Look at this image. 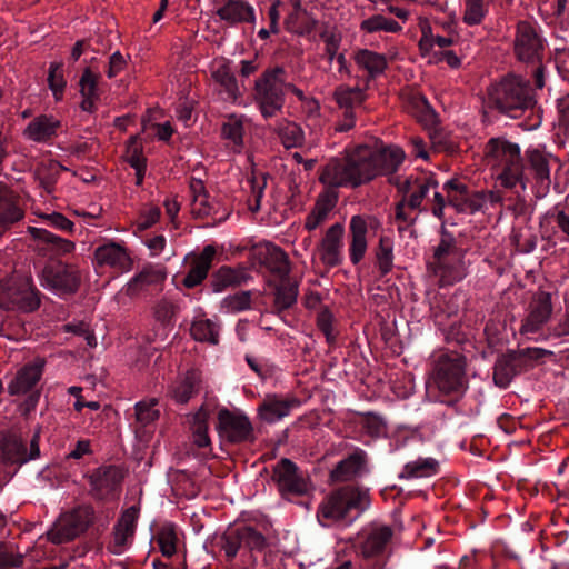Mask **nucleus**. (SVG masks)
I'll return each mask as SVG.
<instances>
[{
  "mask_svg": "<svg viewBox=\"0 0 569 569\" xmlns=\"http://www.w3.org/2000/svg\"><path fill=\"white\" fill-rule=\"evenodd\" d=\"M405 159L397 147L371 150L361 147L343 158H331L322 164L319 181L326 189L319 193L315 207L306 218L305 227L312 231L321 226L338 202L339 188H358L378 176H392Z\"/></svg>",
  "mask_w": 569,
  "mask_h": 569,
  "instance_id": "nucleus-1",
  "label": "nucleus"
},
{
  "mask_svg": "<svg viewBox=\"0 0 569 569\" xmlns=\"http://www.w3.org/2000/svg\"><path fill=\"white\" fill-rule=\"evenodd\" d=\"M536 99L529 81L509 76L488 90V107L517 119L528 113L523 123L526 130L537 129L541 117L536 110Z\"/></svg>",
  "mask_w": 569,
  "mask_h": 569,
  "instance_id": "nucleus-2",
  "label": "nucleus"
},
{
  "mask_svg": "<svg viewBox=\"0 0 569 569\" xmlns=\"http://www.w3.org/2000/svg\"><path fill=\"white\" fill-rule=\"evenodd\" d=\"M287 70L282 66L267 68L254 81L253 100L263 119L268 120L282 112L286 91H291L300 101L305 93L287 81Z\"/></svg>",
  "mask_w": 569,
  "mask_h": 569,
  "instance_id": "nucleus-3",
  "label": "nucleus"
},
{
  "mask_svg": "<svg viewBox=\"0 0 569 569\" xmlns=\"http://www.w3.org/2000/svg\"><path fill=\"white\" fill-rule=\"evenodd\" d=\"M370 506L367 490L343 487L328 495L319 505L317 518L325 526L352 522Z\"/></svg>",
  "mask_w": 569,
  "mask_h": 569,
  "instance_id": "nucleus-4",
  "label": "nucleus"
},
{
  "mask_svg": "<svg viewBox=\"0 0 569 569\" xmlns=\"http://www.w3.org/2000/svg\"><path fill=\"white\" fill-rule=\"evenodd\" d=\"M261 262L276 276L281 278L276 289L273 313L280 318L289 316V311L298 298V284L289 279L290 262L288 254L278 246L268 243Z\"/></svg>",
  "mask_w": 569,
  "mask_h": 569,
  "instance_id": "nucleus-5",
  "label": "nucleus"
},
{
  "mask_svg": "<svg viewBox=\"0 0 569 569\" xmlns=\"http://www.w3.org/2000/svg\"><path fill=\"white\" fill-rule=\"evenodd\" d=\"M485 156L490 164L501 170L500 179L506 188H515L522 182L525 163L519 144L502 137L488 140L485 146Z\"/></svg>",
  "mask_w": 569,
  "mask_h": 569,
  "instance_id": "nucleus-6",
  "label": "nucleus"
},
{
  "mask_svg": "<svg viewBox=\"0 0 569 569\" xmlns=\"http://www.w3.org/2000/svg\"><path fill=\"white\" fill-rule=\"evenodd\" d=\"M466 358L456 351H445L437 356L431 383L443 396L461 397L468 388Z\"/></svg>",
  "mask_w": 569,
  "mask_h": 569,
  "instance_id": "nucleus-7",
  "label": "nucleus"
},
{
  "mask_svg": "<svg viewBox=\"0 0 569 569\" xmlns=\"http://www.w3.org/2000/svg\"><path fill=\"white\" fill-rule=\"evenodd\" d=\"M392 536L391 527L385 525H371L362 529L355 543V552L360 565L366 569H385Z\"/></svg>",
  "mask_w": 569,
  "mask_h": 569,
  "instance_id": "nucleus-8",
  "label": "nucleus"
},
{
  "mask_svg": "<svg viewBox=\"0 0 569 569\" xmlns=\"http://www.w3.org/2000/svg\"><path fill=\"white\" fill-rule=\"evenodd\" d=\"M442 190L447 193L448 204L459 213L475 214L485 212L488 206L495 207L502 201L495 191L472 190L457 178L448 180Z\"/></svg>",
  "mask_w": 569,
  "mask_h": 569,
  "instance_id": "nucleus-9",
  "label": "nucleus"
},
{
  "mask_svg": "<svg viewBox=\"0 0 569 569\" xmlns=\"http://www.w3.org/2000/svg\"><path fill=\"white\" fill-rule=\"evenodd\" d=\"M39 306L40 292L29 277L13 276L0 282L1 309L31 312Z\"/></svg>",
  "mask_w": 569,
  "mask_h": 569,
  "instance_id": "nucleus-10",
  "label": "nucleus"
},
{
  "mask_svg": "<svg viewBox=\"0 0 569 569\" xmlns=\"http://www.w3.org/2000/svg\"><path fill=\"white\" fill-rule=\"evenodd\" d=\"M266 547V535L258 525H238L221 538V551L228 561L233 560L239 553L262 552Z\"/></svg>",
  "mask_w": 569,
  "mask_h": 569,
  "instance_id": "nucleus-11",
  "label": "nucleus"
},
{
  "mask_svg": "<svg viewBox=\"0 0 569 569\" xmlns=\"http://www.w3.org/2000/svg\"><path fill=\"white\" fill-rule=\"evenodd\" d=\"M40 282L43 288L66 298L78 291L81 279L76 266L61 259H50L41 269Z\"/></svg>",
  "mask_w": 569,
  "mask_h": 569,
  "instance_id": "nucleus-12",
  "label": "nucleus"
},
{
  "mask_svg": "<svg viewBox=\"0 0 569 569\" xmlns=\"http://www.w3.org/2000/svg\"><path fill=\"white\" fill-rule=\"evenodd\" d=\"M389 182L397 188V191L402 196L401 199L409 203V209L420 212L427 211V208L422 207V202L429 191L438 187V181L430 173L410 174L403 179L390 177Z\"/></svg>",
  "mask_w": 569,
  "mask_h": 569,
  "instance_id": "nucleus-13",
  "label": "nucleus"
},
{
  "mask_svg": "<svg viewBox=\"0 0 569 569\" xmlns=\"http://www.w3.org/2000/svg\"><path fill=\"white\" fill-rule=\"evenodd\" d=\"M93 518L94 510L91 506H78L58 518L53 530L50 532V539L54 543L73 540L88 529Z\"/></svg>",
  "mask_w": 569,
  "mask_h": 569,
  "instance_id": "nucleus-14",
  "label": "nucleus"
},
{
  "mask_svg": "<svg viewBox=\"0 0 569 569\" xmlns=\"http://www.w3.org/2000/svg\"><path fill=\"white\" fill-rule=\"evenodd\" d=\"M546 40L537 29L527 21H519L516 29L513 51L517 59L527 64L542 62Z\"/></svg>",
  "mask_w": 569,
  "mask_h": 569,
  "instance_id": "nucleus-15",
  "label": "nucleus"
},
{
  "mask_svg": "<svg viewBox=\"0 0 569 569\" xmlns=\"http://www.w3.org/2000/svg\"><path fill=\"white\" fill-rule=\"evenodd\" d=\"M366 88L340 84L335 89L333 98L341 110L340 119L336 123L337 131L347 132L355 127L356 109L361 107L367 98Z\"/></svg>",
  "mask_w": 569,
  "mask_h": 569,
  "instance_id": "nucleus-16",
  "label": "nucleus"
},
{
  "mask_svg": "<svg viewBox=\"0 0 569 569\" xmlns=\"http://www.w3.org/2000/svg\"><path fill=\"white\" fill-rule=\"evenodd\" d=\"M276 480L281 495L303 496L311 489L308 475L300 471L291 460L281 459L273 469Z\"/></svg>",
  "mask_w": 569,
  "mask_h": 569,
  "instance_id": "nucleus-17",
  "label": "nucleus"
},
{
  "mask_svg": "<svg viewBox=\"0 0 569 569\" xmlns=\"http://www.w3.org/2000/svg\"><path fill=\"white\" fill-rule=\"evenodd\" d=\"M451 258H460L459 249L457 248V242L453 234L442 227L441 239L439 244L435 248L433 262L431 266H435V274L440 276L441 279L445 278V280L448 282H452L460 278L457 269L451 267L456 266L452 263Z\"/></svg>",
  "mask_w": 569,
  "mask_h": 569,
  "instance_id": "nucleus-18",
  "label": "nucleus"
},
{
  "mask_svg": "<svg viewBox=\"0 0 569 569\" xmlns=\"http://www.w3.org/2000/svg\"><path fill=\"white\" fill-rule=\"evenodd\" d=\"M123 478L121 468L113 465L94 469L88 478L91 496L98 500H106L119 491Z\"/></svg>",
  "mask_w": 569,
  "mask_h": 569,
  "instance_id": "nucleus-19",
  "label": "nucleus"
},
{
  "mask_svg": "<svg viewBox=\"0 0 569 569\" xmlns=\"http://www.w3.org/2000/svg\"><path fill=\"white\" fill-rule=\"evenodd\" d=\"M39 433H34L28 449L26 442L16 435H7L0 439V451L2 459L9 463H26L40 455Z\"/></svg>",
  "mask_w": 569,
  "mask_h": 569,
  "instance_id": "nucleus-20",
  "label": "nucleus"
},
{
  "mask_svg": "<svg viewBox=\"0 0 569 569\" xmlns=\"http://www.w3.org/2000/svg\"><path fill=\"white\" fill-rule=\"evenodd\" d=\"M29 232L38 241V252L50 259H61L62 256L71 253L76 246L72 241L57 236L43 228L29 227Z\"/></svg>",
  "mask_w": 569,
  "mask_h": 569,
  "instance_id": "nucleus-21",
  "label": "nucleus"
},
{
  "mask_svg": "<svg viewBox=\"0 0 569 569\" xmlns=\"http://www.w3.org/2000/svg\"><path fill=\"white\" fill-rule=\"evenodd\" d=\"M249 279L250 276L242 266L237 268L221 266L210 274L203 291L207 293H221L228 289H234L247 283Z\"/></svg>",
  "mask_w": 569,
  "mask_h": 569,
  "instance_id": "nucleus-22",
  "label": "nucleus"
},
{
  "mask_svg": "<svg viewBox=\"0 0 569 569\" xmlns=\"http://www.w3.org/2000/svg\"><path fill=\"white\" fill-rule=\"evenodd\" d=\"M216 248L211 244L206 246L198 254L190 257V266L181 283L187 289H193L203 283L210 277L209 271L216 257Z\"/></svg>",
  "mask_w": 569,
  "mask_h": 569,
  "instance_id": "nucleus-23",
  "label": "nucleus"
},
{
  "mask_svg": "<svg viewBox=\"0 0 569 569\" xmlns=\"http://www.w3.org/2000/svg\"><path fill=\"white\" fill-rule=\"evenodd\" d=\"M44 366L43 358H36L33 361L26 363L8 383V392L11 396H20L34 391L33 388L40 381Z\"/></svg>",
  "mask_w": 569,
  "mask_h": 569,
  "instance_id": "nucleus-24",
  "label": "nucleus"
},
{
  "mask_svg": "<svg viewBox=\"0 0 569 569\" xmlns=\"http://www.w3.org/2000/svg\"><path fill=\"white\" fill-rule=\"evenodd\" d=\"M218 428L219 431L231 442L244 441L252 432V426L248 417L232 412L228 409H221L219 411Z\"/></svg>",
  "mask_w": 569,
  "mask_h": 569,
  "instance_id": "nucleus-25",
  "label": "nucleus"
},
{
  "mask_svg": "<svg viewBox=\"0 0 569 569\" xmlns=\"http://www.w3.org/2000/svg\"><path fill=\"white\" fill-rule=\"evenodd\" d=\"M24 218L20 197L0 182V237Z\"/></svg>",
  "mask_w": 569,
  "mask_h": 569,
  "instance_id": "nucleus-26",
  "label": "nucleus"
},
{
  "mask_svg": "<svg viewBox=\"0 0 569 569\" xmlns=\"http://www.w3.org/2000/svg\"><path fill=\"white\" fill-rule=\"evenodd\" d=\"M220 20L233 27L240 23H256V10L244 0H226L222 6L216 10Z\"/></svg>",
  "mask_w": 569,
  "mask_h": 569,
  "instance_id": "nucleus-27",
  "label": "nucleus"
},
{
  "mask_svg": "<svg viewBox=\"0 0 569 569\" xmlns=\"http://www.w3.org/2000/svg\"><path fill=\"white\" fill-rule=\"evenodd\" d=\"M366 463V451L356 448L348 457L336 465L331 470L330 477L335 481H349L363 472Z\"/></svg>",
  "mask_w": 569,
  "mask_h": 569,
  "instance_id": "nucleus-28",
  "label": "nucleus"
},
{
  "mask_svg": "<svg viewBox=\"0 0 569 569\" xmlns=\"http://www.w3.org/2000/svg\"><path fill=\"white\" fill-rule=\"evenodd\" d=\"M343 232V226L335 223L327 230L321 241V260L330 267H336L341 262L340 250Z\"/></svg>",
  "mask_w": 569,
  "mask_h": 569,
  "instance_id": "nucleus-29",
  "label": "nucleus"
},
{
  "mask_svg": "<svg viewBox=\"0 0 569 569\" xmlns=\"http://www.w3.org/2000/svg\"><path fill=\"white\" fill-rule=\"evenodd\" d=\"M94 259L99 266H109L119 271L128 270L131 263L126 249L114 242L99 246L94 251Z\"/></svg>",
  "mask_w": 569,
  "mask_h": 569,
  "instance_id": "nucleus-30",
  "label": "nucleus"
},
{
  "mask_svg": "<svg viewBox=\"0 0 569 569\" xmlns=\"http://www.w3.org/2000/svg\"><path fill=\"white\" fill-rule=\"evenodd\" d=\"M299 405L300 401L296 398L282 399L277 396L267 397L259 407V416L263 421L274 423L287 417L291 409Z\"/></svg>",
  "mask_w": 569,
  "mask_h": 569,
  "instance_id": "nucleus-31",
  "label": "nucleus"
},
{
  "mask_svg": "<svg viewBox=\"0 0 569 569\" xmlns=\"http://www.w3.org/2000/svg\"><path fill=\"white\" fill-rule=\"evenodd\" d=\"M552 322H522L520 333L529 340L540 341L551 338H561L569 335V322H557L551 330Z\"/></svg>",
  "mask_w": 569,
  "mask_h": 569,
  "instance_id": "nucleus-32",
  "label": "nucleus"
},
{
  "mask_svg": "<svg viewBox=\"0 0 569 569\" xmlns=\"http://www.w3.org/2000/svg\"><path fill=\"white\" fill-rule=\"evenodd\" d=\"M60 126L53 117L39 116L28 123L24 136L34 142H46L57 136Z\"/></svg>",
  "mask_w": 569,
  "mask_h": 569,
  "instance_id": "nucleus-33",
  "label": "nucleus"
},
{
  "mask_svg": "<svg viewBox=\"0 0 569 569\" xmlns=\"http://www.w3.org/2000/svg\"><path fill=\"white\" fill-rule=\"evenodd\" d=\"M350 232L352 236L349 252L353 264L359 263L367 250V222L360 216H353L350 220Z\"/></svg>",
  "mask_w": 569,
  "mask_h": 569,
  "instance_id": "nucleus-34",
  "label": "nucleus"
},
{
  "mask_svg": "<svg viewBox=\"0 0 569 569\" xmlns=\"http://www.w3.org/2000/svg\"><path fill=\"white\" fill-rule=\"evenodd\" d=\"M167 278L166 268L158 264H148L138 272L128 284V292L136 295L139 290L162 283Z\"/></svg>",
  "mask_w": 569,
  "mask_h": 569,
  "instance_id": "nucleus-35",
  "label": "nucleus"
},
{
  "mask_svg": "<svg viewBox=\"0 0 569 569\" xmlns=\"http://www.w3.org/2000/svg\"><path fill=\"white\" fill-rule=\"evenodd\" d=\"M526 159L537 183H539L541 188L548 189L551 182L549 166L550 156L538 149H528L526 151Z\"/></svg>",
  "mask_w": 569,
  "mask_h": 569,
  "instance_id": "nucleus-36",
  "label": "nucleus"
},
{
  "mask_svg": "<svg viewBox=\"0 0 569 569\" xmlns=\"http://www.w3.org/2000/svg\"><path fill=\"white\" fill-rule=\"evenodd\" d=\"M356 63L368 72L367 83L383 73L388 62L382 53L360 49L355 53Z\"/></svg>",
  "mask_w": 569,
  "mask_h": 569,
  "instance_id": "nucleus-37",
  "label": "nucleus"
},
{
  "mask_svg": "<svg viewBox=\"0 0 569 569\" xmlns=\"http://www.w3.org/2000/svg\"><path fill=\"white\" fill-rule=\"evenodd\" d=\"M439 472V462L437 459L428 457L421 458L413 461L407 462L401 472L399 473L400 479H419V478H429Z\"/></svg>",
  "mask_w": 569,
  "mask_h": 569,
  "instance_id": "nucleus-38",
  "label": "nucleus"
},
{
  "mask_svg": "<svg viewBox=\"0 0 569 569\" xmlns=\"http://www.w3.org/2000/svg\"><path fill=\"white\" fill-rule=\"evenodd\" d=\"M244 126L240 117L230 114L221 126V137L228 140V146L234 153H240L244 147Z\"/></svg>",
  "mask_w": 569,
  "mask_h": 569,
  "instance_id": "nucleus-39",
  "label": "nucleus"
},
{
  "mask_svg": "<svg viewBox=\"0 0 569 569\" xmlns=\"http://www.w3.org/2000/svg\"><path fill=\"white\" fill-rule=\"evenodd\" d=\"M546 355H551V352L541 348H527L521 351H510L506 353L517 375L531 369L535 360Z\"/></svg>",
  "mask_w": 569,
  "mask_h": 569,
  "instance_id": "nucleus-40",
  "label": "nucleus"
},
{
  "mask_svg": "<svg viewBox=\"0 0 569 569\" xmlns=\"http://www.w3.org/2000/svg\"><path fill=\"white\" fill-rule=\"evenodd\" d=\"M286 149L300 148L305 142V132L296 122L280 120L274 129Z\"/></svg>",
  "mask_w": 569,
  "mask_h": 569,
  "instance_id": "nucleus-41",
  "label": "nucleus"
},
{
  "mask_svg": "<svg viewBox=\"0 0 569 569\" xmlns=\"http://www.w3.org/2000/svg\"><path fill=\"white\" fill-rule=\"evenodd\" d=\"M201 377L198 370H188L183 379L174 386L173 399L179 403H187L197 393Z\"/></svg>",
  "mask_w": 569,
  "mask_h": 569,
  "instance_id": "nucleus-42",
  "label": "nucleus"
},
{
  "mask_svg": "<svg viewBox=\"0 0 569 569\" xmlns=\"http://www.w3.org/2000/svg\"><path fill=\"white\" fill-rule=\"evenodd\" d=\"M356 423L361 428V432L371 439L383 437L387 433L385 419L373 412L357 413Z\"/></svg>",
  "mask_w": 569,
  "mask_h": 569,
  "instance_id": "nucleus-43",
  "label": "nucleus"
},
{
  "mask_svg": "<svg viewBox=\"0 0 569 569\" xmlns=\"http://www.w3.org/2000/svg\"><path fill=\"white\" fill-rule=\"evenodd\" d=\"M252 308V291L244 290L227 296L220 302V310L224 313H239Z\"/></svg>",
  "mask_w": 569,
  "mask_h": 569,
  "instance_id": "nucleus-44",
  "label": "nucleus"
},
{
  "mask_svg": "<svg viewBox=\"0 0 569 569\" xmlns=\"http://www.w3.org/2000/svg\"><path fill=\"white\" fill-rule=\"evenodd\" d=\"M212 78L232 99L239 96L238 82L229 62H223L212 71Z\"/></svg>",
  "mask_w": 569,
  "mask_h": 569,
  "instance_id": "nucleus-45",
  "label": "nucleus"
},
{
  "mask_svg": "<svg viewBox=\"0 0 569 569\" xmlns=\"http://www.w3.org/2000/svg\"><path fill=\"white\" fill-rule=\"evenodd\" d=\"M360 29L368 33L378 31L397 33L402 30V27L393 19L386 18L382 14H375L363 20L360 24Z\"/></svg>",
  "mask_w": 569,
  "mask_h": 569,
  "instance_id": "nucleus-46",
  "label": "nucleus"
},
{
  "mask_svg": "<svg viewBox=\"0 0 569 569\" xmlns=\"http://www.w3.org/2000/svg\"><path fill=\"white\" fill-rule=\"evenodd\" d=\"M377 264L381 276H386L393 267V241L388 236H381L376 251Z\"/></svg>",
  "mask_w": 569,
  "mask_h": 569,
  "instance_id": "nucleus-47",
  "label": "nucleus"
},
{
  "mask_svg": "<svg viewBox=\"0 0 569 569\" xmlns=\"http://www.w3.org/2000/svg\"><path fill=\"white\" fill-rule=\"evenodd\" d=\"M532 320H549L552 313L551 295L546 291H539L532 296L530 302Z\"/></svg>",
  "mask_w": 569,
  "mask_h": 569,
  "instance_id": "nucleus-48",
  "label": "nucleus"
},
{
  "mask_svg": "<svg viewBox=\"0 0 569 569\" xmlns=\"http://www.w3.org/2000/svg\"><path fill=\"white\" fill-rule=\"evenodd\" d=\"M190 333L197 341L216 345L219 341V325L218 322H191Z\"/></svg>",
  "mask_w": 569,
  "mask_h": 569,
  "instance_id": "nucleus-49",
  "label": "nucleus"
},
{
  "mask_svg": "<svg viewBox=\"0 0 569 569\" xmlns=\"http://www.w3.org/2000/svg\"><path fill=\"white\" fill-rule=\"evenodd\" d=\"M207 419L208 412L202 408L193 416L192 437L194 445L199 448H204L210 445Z\"/></svg>",
  "mask_w": 569,
  "mask_h": 569,
  "instance_id": "nucleus-50",
  "label": "nucleus"
},
{
  "mask_svg": "<svg viewBox=\"0 0 569 569\" xmlns=\"http://www.w3.org/2000/svg\"><path fill=\"white\" fill-rule=\"evenodd\" d=\"M100 72H93L90 67L86 68L79 80L81 96L100 97Z\"/></svg>",
  "mask_w": 569,
  "mask_h": 569,
  "instance_id": "nucleus-51",
  "label": "nucleus"
},
{
  "mask_svg": "<svg viewBox=\"0 0 569 569\" xmlns=\"http://www.w3.org/2000/svg\"><path fill=\"white\" fill-rule=\"evenodd\" d=\"M516 376L517 373L507 356L500 357L493 368L495 383L501 388H507Z\"/></svg>",
  "mask_w": 569,
  "mask_h": 569,
  "instance_id": "nucleus-52",
  "label": "nucleus"
},
{
  "mask_svg": "<svg viewBox=\"0 0 569 569\" xmlns=\"http://www.w3.org/2000/svg\"><path fill=\"white\" fill-rule=\"evenodd\" d=\"M48 84L54 98L57 100H61L64 92V88L67 86V81L63 78L62 63L52 62L50 64L48 73Z\"/></svg>",
  "mask_w": 569,
  "mask_h": 569,
  "instance_id": "nucleus-53",
  "label": "nucleus"
},
{
  "mask_svg": "<svg viewBox=\"0 0 569 569\" xmlns=\"http://www.w3.org/2000/svg\"><path fill=\"white\" fill-rule=\"evenodd\" d=\"M269 177H270L269 173L253 172L252 177L249 180V183L251 187V197L253 198V201H254L253 204H250V209L253 212H257L260 210L261 200L263 198L264 189L267 187V181H268Z\"/></svg>",
  "mask_w": 569,
  "mask_h": 569,
  "instance_id": "nucleus-54",
  "label": "nucleus"
},
{
  "mask_svg": "<svg viewBox=\"0 0 569 569\" xmlns=\"http://www.w3.org/2000/svg\"><path fill=\"white\" fill-rule=\"evenodd\" d=\"M488 10L485 7V0H466L463 22L468 26L481 23Z\"/></svg>",
  "mask_w": 569,
  "mask_h": 569,
  "instance_id": "nucleus-55",
  "label": "nucleus"
},
{
  "mask_svg": "<svg viewBox=\"0 0 569 569\" xmlns=\"http://www.w3.org/2000/svg\"><path fill=\"white\" fill-rule=\"evenodd\" d=\"M126 161L133 169L147 167V159L142 153V147L137 137H130L126 144Z\"/></svg>",
  "mask_w": 569,
  "mask_h": 569,
  "instance_id": "nucleus-56",
  "label": "nucleus"
},
{
  "mask_svg": "<svg viewBox=\"0 0 569 569\" xmlns=\"http://www.w3.org/2000/svg\"><path fill=\"white\" fill-rule=\"evenodd\" d=\"M177 535L172 528H163L157 538L161 553L171 558L177 552Z\"/></svg>",
  "mask_w": 569,
  "mask_h": 569,
  "instance_id": "nucleus-57",
  "label": "nucleus"
},
{
  "mask_svg": "<svg viewBox=\"0 0 569 569\" xmlns=\"http://www.w3.org/2000/svg\"><path fill=\"white\" fill-rule=\"evenodd\" d=\"M157 400L151 399L149 401H140L136 403V417L137 420L142 423L143 426H147L159 417V411L156 408Z\"/></svg>",
  "mask_w": 569,
  "mask_h": 569,
  "instance_id": "nucleus-58",
  "label": "nucleus"
},
{
  "mask_svg": "<svg viewBox=\"0 0 569 569\" xmlns=\"http://www.w3.org/2000/svg\"><path fill=\"white\" fill-rule=\"evenodd\" d=\"M320 38L325 42V56L327 57L328 62L331 63L339 54L338 50L341 42V36L340 33L326 28L320 32Z\"/></svg>",
  "mask_w": 569,
  "mask_h": 569,
  "instance_id": "nucleus-59",
  "label": "nucleus"
},
{
  "mask_svg": "<svg viewBox=\"0 0 569 569\" xmlns=\"http://www.w3.org/2000/svg\"><path fill=\"white\" fill-rule=\"evenodd\" d=\"M303 305L308 310L316 312L315 320H332V315L328 307L322 303L321 298L316 292L306 295Z\"/></svg>",
  "mask_w": 569,
  "mask_h": 569,
  "instance_id": "nucleus-60",
  "label": "nucleus"
},
{
  "mask_svg": "<svg viewBox=\"0 0 569 569\" xmlns=\"http://www.w3.org/2000/svg\"><path fill=\"white\" fill-rule=\"evenodd\" d=\"M134 530H127L123 527H119L116 525L114 531H113V540L109 547L110 551L116 555L122 553L130 539L133 537Z\"/></svg>",
  "mask_w": 569,
  "mask_h": 569,
  "instance_id": "nucleus-61",
  "label": "nucleus"
},
{
  "mask_svg": "<svg viewBox=\"0 0 569 569\" xmlns=\"http://www.w3.org/2000/svg\"><path fill=\"white\" fill-rule=\"evenodd\" d=\"M180 316V306L171 299L163 298L156 306V320H171Z\"/></svg>",
  "mask_w": 569,
  "mask_h": 569,
  "instance_id": "nucleus-62",
  "label": "nucleus"
},
{
  "mask_svg": "<svg viewBox=\"0 0 569 569\" xmlns=\"http://www.w3.org/2000/svg\"><path fill=\"white\" fill-rule=\"evenodd\" d=\"M43 222L57 230L73 233L74 223L62 213L53 211L42 216Z\"/></svg>",
  "mask_w": 569,
  "mask_h": 569,
  "instance_id": "nucleus-63",
  "label": "nucleus"
},
{
  "mask_svg": "<svg viewBox=\"0 0 569 569\" xmlns=\"http://www.w3.org/2000/svg\"><path fill=\"white\" fill-rule=\"evenodd\" d=\"M548 218L552 219L558 228L563 232L569 239V214L565 212V210L559 209L558 206L550 209L547 214Z\"/></svg>",
  "mask_w": 569,
  "mask_h": 569,
  "instance_id": "nucleus-64",
  "label": "nucleus"
}]
</instances>
